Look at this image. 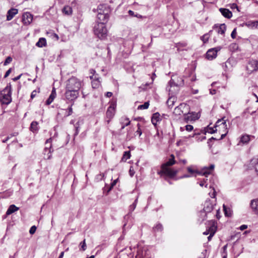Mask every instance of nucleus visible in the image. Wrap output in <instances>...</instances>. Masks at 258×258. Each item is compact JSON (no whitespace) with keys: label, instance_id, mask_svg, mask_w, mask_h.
<instances>
[{"label":"nucleus","instance_id":"nucleus-1","mask_svg":"<svg viewBox=\"0 0 258 258\" xmlns=\"http://www.w3.org/2000/svg\"><path fill=\"white\" fill-rule=\"evenodd\" d=\"M94 35L101 40L106 38L108 33L106 25L103 23H95L93 26Z\"/></svg>","mask_w":258,"mask_h":258},{"label":"nucleus","instance_id":"nucleus-2","mask_svg":"<svg viewBox=\"0 0 258 258\" xmlns=\"http://www.w3.org/2000/svg\"><path fill=\"white\" fill-rule=\"evenodd\" d=\"M82 85V82L77 78L72 76L66 82V89L79 91Z\"/></svg>","mask_w":258,"mask_h":258},{"label":"nucleus","instance_id":"nucleus-3","mask_svg":"<svg viewBox=\"0 0 258 258\" xmlns=\"http://www.w3.org/2000/svg\"><path fill=\"white\" fill-rule=\"evenodd\" d=\"M79 96V91L77 90H71L66 89L64 94V99L67 103L72 104V105L74 104L75 101Z\"/></svg>","mask_w":258,"mask_h":258},{"label":"nucleus","instance_id":"nucleus-4","mask_svg":"<svg viewBox=\"0 0 258 258\" xmlns=\"http://www.w3.org/2000/svg\"><path fill=\"white\" fill-rule=\"evenodd\" d=\"M161 170L158 171L157 173L161 176L165 175L170 178H173L178 172L177 170H173L169 167H161Z\"/></svg>","mask_w":258,"mask_h":258},{"label":"nucleus","instance_id":"nucleus-5","mask_svg":"<svg viewBox=\"0 0 258 258\" xmlns=\"http://www.w3.org/2000/svg\"><path fill=\"white\" fill-rule=\"evenodd\" d=\"M214 167L215 166L214 164H211L209 167H206L201 171H196L192 169L191 167H188L187 171L191 174L197 173L199 175H204L207 177L208 175L211 173V172L214 169Z\"/></svg>","mask_w":258,"mask_h":258},{"label":"nucleus","instance_id":"nucleus-6","mask_svg":"<svg viewBox=\"0 0 258 258\" xmlns=\"http://www.w3.org/2000/svg\"><path fill=\"white\" fill-rule=\"evenodd\" d=\"M100 7H102L103 6H99L98 14L97 16V21L95 23H103L104 25H106L109 20V15L108 13H105L102 11L101 9L100 8Z\"/></svg>","mask_w":258,"mask_h":258},{"label":"nucleus","instance_id":"nucleus-7","mask_svg":"<svg viewBox=\"0 0 258 258\" xmlns=\"http://www.w3.org/2000/svg\"><path fill=\"white\" fill-rule=\"evenodd\" d=\"M116 107V103H112L111 105L107 108L106 116V118L108 119L107 120L108 123H109L110 120L113 118L114 116L115 110V108Z\"/></svg>","mask_w":258,"mask_h":258},{"label":"nucleus","instance_id":"nucleus-8","mask_svg":"<svg viewBox=\"0 0 258 258\" xmlns=\"http://www.w3.org/2000/svg\"><path fill=\"white\" fill-rule=\"evenodd\" d=\"M215 202V201H212L210 199H208L206 200L204 204L203 208V211L206 214L210 213L213 210L214 205H216Z\"/></svg>","mask_w":258,"mask_h":258},{"label":"nucleus","instance_id":"nucleus-9","mask_svg":"<svg viewBox=\"0 0 258 258\" xmlns=\"http://www.w3.org/2000/svg\"><path fill=\"white\" fill-rule=\"evenodd\" d=\"M51 142H52V138H50L48 139L45 142V145L49 144L48 146H46L45 147L44 149V154L47 155V159H50L51 157V153L53 151V150L51 149Z\"/></svg>","mask_w":258,"mask_h":258},{"label":"nucleus","instance_id":"nucleus-10","mask_svg":"<svg viewBox=\"0 0 258 258\" xmlns=\"http://www.w3.org/2000/svg\"><path fill=\"white\" fill-rule=\"evenodd\" d=\"M258 61L256 60L252 59L249 60L247 66V70L251 73L253 72L256 71L258 70Z\"/></svg>","mask_w":258,"mask_h":258},{"label":"nucleus","instance_id":"nucleus-11","mask_svg":"<svg viewBox=\"0 0 258 258\" xmlns=\"http://www.w3.org/2000/svg\"><path fill=\"white\" fill-rule=\"evenodd\" d=\"M213 29H215L218 34H221L223 36H225V33L226 30V26L223 24H215L213 26Z\"/></svg>","mask_w":258,"mask_h":258},{"label":"nucleus","instance_id":"nucleus-12","mask_svg":"<svg viewBox=\"0 0 258 258\" xmlns=\"http://www.w3.org/2000/svg\"><path fill=\"white\" fill-rule=\"evenodd\" d=\"M217 48H214L209 49L206 53V58L209 60H212L215 58L217 56L218 51Z\"/></svg>","mask_w":258,"mask_h":258},{"label":"nucleus","instance_id":"nucleus-13","mask_svg":"<svg viewBox=\"0 0 258 258\" xmlns=\"http://www.w3.org/2000/svg\"><path fill=\"white\" fill-rule=\"evenodd\" d=\"M188 106L184 103H180L179 105L176 107L174 110L173 113L175 115H180L181 114H183V110L182 109L187 108L188 109Z\"/></svg>","mask_w":258,"mask_h":258},{"label":"nucleus","instance_id":"nucleus-14","mask_svg":"<svg viewBox=\"0 0 258 258\" xmlns=\"http://www.w3.org/2000/svg\"><path fill=\"white\" fill-rule=\"evenodd\" d=\"M33 20V16L29 12L23 14L22 16V21L24 25H27L30 24Z\"/></svg>","mask_w":258,"mask_h":258},{"label":"nucleus","instance_id":"nucleus-15","mask_svg":"<svg viewBox=\"0 0 258 258\" xmlns=\"http://www.w3.org/2000/svg\"><path fill=\"white\" fill-rule=\"evenodd\" d=\"M175 76H173L169 81L168 84L169 86L171 87L172 86H181L184 85V80L182 78H179L180 79V82H176L175 80Z\"/></svg>","mask_w":258,"mask_h":258},{"label":"nucleus","instance_id":"nucleus-16","mask_svg":"<svg viewBox=\"0 0 258 258\" xmlns=\"http://www.w3.org/2000/svg\"><path fill=\"white\" fill-rule=\"evenodd\" d=\"M245 25L250 29H255L258 28V21H247L245 22Z\"/></svg>","mask_w":258,"mask_h":258},{"label":"nucleus","instance_id":"nucleus-17","mask_svg":"<svg viewBox=\"0 0 258 258\" xmlns=\"http://www.w3.org/2000/svg\"><path fill=\"white\" fill-rule=\"evenodd\" d=\"M12 94L6 95L5 94L4 95H1V101L2 104L8 105L12 101L11 98Z\"/></svg>","mask_w":258,"mask_h":258},{"label":"nucleus","instance_id":"nucleus-18","mask_svg":"<svg viewBox=\"0 0 258 258\" xmlns=\"http://www.w3.org/2000/svg\"><path fill=\"white\" fill-rule=\"evenodd\" d=\"M18 13V10L17 9L11 8L10 9L7 14V20L10 21Z\"/></svg>","mask_w":258,"mask_h":258},{"label":"nucleus","instance_id":"nucleus-19","mask_svg":"<svg viewBox=\"0 0 258 258\" xmlns=\"http://www.w3.org/2000/svg\"><path fill=\"white\" fill-rule=\"evenodd\" d=\"M250 207L254 214H258V199L251 201Z\"/></svg>","mask_w":258,"mask_h":258},{"label":"nucleus","instance_id":"nucleus-20","mask_svg":"<svg viewBox=\"0 0 258 258\" xmlns=\"http://www.w3.org/2000/svg\"><path fill=\"white\" fill-rule=\"evenodd\" d=\"M161 120V117L159 112H156L152 115L151 121L154 126H156L157 123Z\"/></svg>","mask_w":258,"mask_h":258},{"label":"nucleus","instance_id":"nucleus-21","mask_svg":"<svg viewBox=\"0 0 258 258\" xmlns=\"http://www.w3.org/2000/svg\"><path fill=\"white\" fill-rule=\"evenodd\" d=\"M174 158V156L173 154H171L170 155V158L168 160V161L166 163L162 164L161 167H169L170 166L174 165L176 162Z\"/></svg>","mask_w":258,"mask_h":258},{"label":"nucleus","instance_id":"nucleus-22","mask_svg":"<svg viewBox=\"0 0 258 258\" xmlns=\"http://www.w3.org/2000/svg\"><path fill=\"white\" fill-rule=\"evenodd\" d=\"M219 11L221 13L222 15L226 18L230 19L232 16V12L228 9L225 8H220Z\"/></svg>","mask_w":258,"mask_h":258},{"label":"nucleus","instance_id":"nucleus-23","mask_svg":"<svg viewBox=\"0 0 258 258\" xmlns=\"http://www.w3.org/2000/svg\"><path fill=\"white\" fill-rule=\"evenodd\" d=\"M18 210L19 208L16 207L15 205H10L6 212V215L4 216V218H6L7 216L17 211Z\"/></svg>","mask_w":258,"mask_h":258},{"label":"nucleus","instance_id":"nucleus-24","mask_svg":"<svg viewBox=\"0 0 258 258\" xmlns=\"http://www.w3.org/2000/svg\"><path fill=\"white\" fill-rule=\"evenodd\" d=\"M225 117H223L221 119H219L215 123V127H217L220 125H222L223 128L227 129L226 120H225Z\"/></svg>","mask_w":258,"mask_h":258},{"label":"nucleus","instance_id":"nucleus-25","mask_svg":"<svg viewBox=\"0 0 258 258\" xmlns=\"http://www.w3.org/2000/svg\"><path fill=\"white\" fill-rule=\"evenodd\" d=\"M38 123L36 121H33L30 125V130L33 133H36L38 131Z\"/></svg>","mask_w":258,"mask_h":258},{"label":"nucleus","instance_id":"nucleus-26","mask_svg":"<svg viewBox=\"0 0 258 258\" xmlns=\"http://www.w3.org/2000/svg\"><path fill=\"white\" fill-rule=\"evenodd\" d=\"M5 94L6 95L12 94V89L10 84L7 85L5 89L1 91V95H4Z\"/></svg>","mask_w":258,"mask_h":258},{"label":"nucleus","instance_id":"nucleus-27","mask_svg":"<svg viewBox=\"0 0 258 258\" xmlns=\"http://www.w3.org/2000/svg\"><path fill=\"white\" fill-rule=\"evenodd\" d=\"M46 44V41L45 38H39L38 41L36 43V45L38 47H42L43 46H45Z\"/></svg>","mask_w":258,"mask_h":258},{"label":"nucleus","instance_id":"nucleus-28","mask_svg":"<svg viewBox=\"0 0 258 258\" xmlns=\"http://www.w3.org/2000/svg\"><path fill=\"white\" fill-rule=\"evenodd\" d=\"M163 229V226L160 223H157L156 226L153 227V231L155 233L157 232H161Z\"/></svg>","mask_w":258,"mask_h":258},{"label":"nucleus","instance_id":"nucleus-29","mask_svg":"<svg viewBox=\"0 0 258 258\" xmlns=\"http://www.w3.org/2000/svg\"><path fill=\"white\" fill-rule=\"evenodd\" d=\"M212 222V224H211V226L209 228V229H208V230L209 231V232L210 233L213 232V231H215V233H216V231H217V223L215 221H211Z\"/></svg>","mask_w":258,"mask_h":258},{"label":"nucleus","instance_id":"nucleus-30","mask_svg":"<svg viewBox=\"0 0 258 258\" xmlns=\"http://www.w3.org/2000/svg\"><path fill=\"white\" fill-rule=\"evenodd\" d=\"M131 157V152L130 151H125L123 153V156L121 158V161L126 162V160Z\"/></svg>","mask_w":258,"mask_h":258},{"label":"nucleus","instance_id":"nucleus-31","mask_svg":"<svg viewBox=\"0 0 258 258\" xmlns=\"http://www.w3.org/2000/svg\"><path fill=\"white\" fill-rule=\"evenodd\" d=\"M62 12L66 15H71L72 13V9L71 7L67 6H64L62 9Z\"/></svg>","mask_w":258,"mask_h":258},{"label":"nucleus","instance_id":"nucleus-32","mask_svg":"<svg viewBox=\"0 0 258 258\" xmlns=\"http://www.w3.org/2000/svg\"><path fill=\"white\" fill-rule=\"evenodd\" d=\"M223 207L225 216L228 217H231L232 215V213L230 209L227 208L225 205H223Z\"/></svg>","mask_w":258,"mask_h":258},{"label":"nucleus","instance_id":"nucleus-33","mask_svg":"<svg viewBox=\"0 0 258 258\" xmlns=\"http://www.w3.org/2000/svg\"><path fill=\"white\" fill-rule=\"evenodd\" d=\"M250 140V137L248 135H245L242 136L240 138V142L243 144H247Z\"/></svg>","mask_w":258,"mask_h":258},{"label":"nucleus","instance_id":"nucleus-34","mask_svg":"<svg viewBox=\"0 0 258 258\" xmlns=\"http://www.w3.org/2000/svg\"><path fill=\"white\" fill-rule=\"evenodd\" d=\"M190 115V112L183 113L184 120L186 122H188L189 121L193 120L192 118H191V116Z\"/></svg>","mask_w":258,"mask_h":258},{"label":"nucleus","instance_id":"nucleus-35","mask_svg":"<svg viewBox=\"0 0 258 258\" xmlns=\"http://www.w3.org/2000/svg\"><path fill=\"white\" fill-rule=\"evenodd\" d=\"M201 132L202 131H199L196 129L194 131V134L192 136H190L189 137L192 138L195 137L197 140L198 141L200 140V138L198 137L201 135Z\"/></svg>","mask_w":258,"mask_h":258},{"label":"nucleus","instance_id":"nucleus-36","mask_svg":"<svg viewBox=\"0 0 258 258\" xmlns=\"http://www.w3.org/2000/svg\"><path fill=\"white\" fill-rule=\"evenodd\" d=\"M138 202V198L135 200L134 202L129 207V213H132L136 208Z\"/></svg>","mask_w":258,"mask_h":258},{"label":"nucleus","instance_id":"nucleus-37","mask_svg":"<svg viewBox=\"0 0 258 258\" xmlns=\"http://www.w3.org/2000/svg\"><path fill=\"white\" fill-rule=\"evenodd\" d=\"M55 96H54L53 94H50L48 97V98L46 100L45 104L47 105H48L50 104L53 101L54 99L55 98Z\"/></svg>","mask_w":258,"mask_h":258},{"label":"nucleus","instance_id":"nucleus-38","mask_svg":"<svg viewBox=\"0 0 258 258\" xmlns=\"http://www.w3.org/2000/svg\"><path fill=\"white\" fill-rule=\"evenodd\" d=\"M190 113L191 118H192V120H196L198 119L200 117V114L199 113H197L195 112H192Z\"/></svg>","mask_w":258,"mask_h":258},{"label":"nucleus","instance_id":"nucleus-39","mask_svg":"<svg viewBox=\"0 0 258 258\" xmlns=\"http://www.w3.org/2000/svg\"><path fill=\"white\" fill-rule=\"evenodd\" d=\"M149 106V102L147 101L145 102L143 104L140 105L138 107V109H146L148 108Z\"/></svg>","mask_w":258,"mask_h":258},{"label":"nucleus","instance_id":"nucleus-40","mask_svg":"<svg viewBox=\"0 0 258 258\" xmlns=\"http://www.w3.org/2000/svg\"><path fill=\"white\" fill-rule=\"evenodd\" d=\"M118 179L117 178L112 181L109 187L107 188V194H108L110 190H111L112 188L116 185V183L117 182Z\"/></svg>","mask_w":258,"mask_h":258},{"label":"nucleus","instance_id":"nucleus-41","mask_svg":"<svg viewBox=\"0 0 258 258\" xmlns=\"http://www.w3.org/2000/svg\"><path fill=\"white\" fill-rule=\"evenodd\" d=\"M80 245L81 246V248H80V250L85 251L86 249L87 246L85 239L80 243Z\"/></svg>","mask_w":258,"mask_h":258},{"label":"nucleus","instance_id":"nucleus-42","mask_svg":"<svg viewBox=\"0 0 258 258\" xmlns=\"http://www.w3.org/2000/svg\"><path fill=\"white\" fill-rule=\"evenodd\" d=\"M100 85V81H93L92 82V87L93 89L98 88Z\"/></svg>","mask_w":258,"mask_h":258},{"label":"nucleus","instance_id":"nucleus-43","mask_svg":"<svg viewBox=\"0 0 258 258\" xmlns=\"http://www.w3.org/2000/svg\"><path fill=\"white\" fill-rule=\"evenodd\" d=\"M13 58L11 56H8L6 58L5 61L4 62V66H7L12 61Z\"/></svg>","mask_w":258,"mask_h":258},{"label":"nucleus","instance_id":"nucleus-44","mask_svg":"<svg viewBox=\"0 0 258 258\" xmlns=\"http://www.w3.org/2000/svg\"><path fill=\"white\" fill-rule=\"evenodd\" d=\"M218 140V139L214 137H212L208 140L207 144L208 146L211 148L212 147V142H214V141Z\"/></svg>","mask_w":258,"mask_h":258},{"label":"nucleus","instance_id":"nucleus-45","mask_svg":"<svg viewBox=\"0 0 258 258\" xmlns=\"http://www.w3.org/2000/svg\"><path fill=\"white\" fill-rule=\"evenodd\" d=\"M217 132V129L214 130L212 127H208L207 131L204 132V134H206V132H208L209 133H210L211 134L215 133Z\"/></svg>","mask_w":258,"mask_h":258},{"label":"nucleus","instance_id":"nucleus-46","mask_svg":"<svg viewBox=\"0 0 258 258\" xmlns=\"http://www.w3.org/2000/svg\"><path fill=\"white\" fill-rule=\"evenodd\" d=\"M201 39L202 40V41H203V42L205 43H206L208 41V40H209V34H204L202 37H201Z\"/></svg>","mask_w":258,"mask_h":258},{"label":"nucleus","instance_id":"nucleus-47","mask_svg":"<svg viewBox=\"0 0 258 258\" xmlns=\"http://www.w3.org/2000/svg\"><path fill=\"white\" fill-rule=\"evenodd\" d=\"M79 122H77L76 124L75 125V128H76V131H75V133L74 134V136H76L78 135L79 134Z\"/></svg>","mask_w":258,"mask_h":258},{"label":"nucleus","instance_id":"nucleus-48","mask_svg":"<svg viewBox=\"0 0 258 258\" xmlns=\"http://www.w3.org/2000/svg\"><path fill=\"white\" fill-rule=\"evenodd\" d=\"M72 104H71L70 106H69L68 108V114L66 115L67 116H69L71 115L73 113V109H72Z\"/></svg>","mask_w":258,"mask_h":258},{"label":"nucleus","instance_id":"nucleus-49","mask_svg":"<svg viewBox=\"0 0 258 258\" xmlns=\"http://www.w3.org/2000/svg\"><path fill=\"white\" fill-rule=\"evenodd\" d=\"M36 229H37V228H36V227L35 225L32 226L30 228V230H29V233H30V234H32H32H34V233H35V232H36Z\"/></svg>","mask_w":258,"mask_h":258},{"label":"nucleus","instance_id":"nucleus-50","mask_svg":"<svg viewBox=\"0 0 258 258\" xmlns=\"http://www.w3.org/2000/svg\"><path fill=\"white\" fill-rule=\"evenodd\" d=\"M185 130L187 131H191L194 129L193 126L190 124L185 125Z\"/></svg>","mask_w":258,"mask_h":258},{"label":"nucleus","instance_id":"nucleus-51","mask_svg":"<svg viewBox=\"0 0 258 258\" xmlns=\"http://www.w3.org/2000/svg\"><path fill=\"white\" fill-rule=\"evenodd\" d=\"M236 28H234L233 31H232V33L231 34V37L233 38V39H234L236 37Z\"/></svg>","mask_w":258,"mask_h":258},{"label":"nucleus","instance_id":"nucleus-52","mask_svg":"<svg viewBox=\"0 0 258 258\" xmlns=\"http://www.w3.org/2000/svg\"><path fill=\"white\" fill-rule=\"evenodd\" d=\"M13 70V68H10L6 72V74L4 76V78H6L7 77H8L9 75L10 74V73L12 72Z\"/></svg>","mask_w":258,"mask_h":258},{"label":"nucleus","instance_id":"nucleus-53","mask_svg":"<svg viewBox=\"0 0 258 258\" xmlns=\"http://www.w3.org/2000/svg\"><path fill=\"white\" fill-rule=\"evenodd\" d=\"M227 133H228V131L227 129V130H226V132L224 134H222L221 135V137L219 139H218V140H222L223 139H224L225 138V137L226 136Z\"/></svg>","mask_w":258,"mask_h":258},{"label":"nucleus","instance_id":"nucleus-54","mask_svg":"<svg viewBox=\"0 0 258 258\" xmlns=\"http://www.w3.org/2000/svg\"><path fill=\"white\" fill-rule=\"evenodd\" d=\"M214 234H215V231H213V232H212L210 233V235L208 237V241H210L211 240V239H212L213 236L214 235Z\"/></svg>","mask_w":258,"mask_h":258},{"label":"nucleus","instance_id":"nucleus-55","mask_svg":"<svg viewBox=\"0 0 258 258\" xmlns=\"http://www.w3.org/2000/svg\"><path fill=\"white\" fill-rule=\"evenodd\" d=\"M37 91L36 90H34L32 91L31 94V98L33 99L34 98L35 96L36 95Z\"/></svg>","mask_w":258,"mask_h":258},{"label":"nucleus","instance_id":"nucleus-56","mask_svg":"<svg viewBox=\"0 0 258 258\" xmlns=\"http://www.w3.org/2000/svg\"><path fill=\"white\" fill-rule=\"evenodd\" d=\"M216 218L218 219H219L221 217V216H220V210L218 209L216 211Z\"/></svg>","mask_w":258,"mask_h":258},{"label":"nucleus","instance_id":"nucleus-57","mask_svg":"<svg viewBox=\"0 0 258 258\" xmlns=\"http://www.w3.org/2000/svg\"><path fill=\"white\" fill-rule=\"evenodd\" d=\"M22 75V74H20V75L18 76L17 77L13 78L12 79L13 81H15V82L18 81V80H19L20 79Z\"/></svg>","mask_w":258,"mask_h":258},{"label":"nucleus","instance_id":"nucleus-58","mask_svg":"<svg viewBox=\"0 0 258 258\" xmlns=\"http://www.w3.org/2000/svg\"><path fill=\"white\" fill-rule=\"evenodd\" d=\"M126 120H127L128 121H127V122H126V123H125V125H123V126L121 127V128H122V129L124 128V127H125V126H128V125H130V124L131 122H130V121L129 120V119H128V118H126Z\"/></svg>","mask_w":258,"mask_h":258},{"label":"nucleus","instance_id":"nucleus-59","mask_svg":"<svg viewBox=\"0 0 258 258\" xmlns=\"http://www.w3.org/2000/svg\"><path fill=\"white\" fill-rule=\"evenodd\" d=\"M136 133L140 137L142 134V132L141 128H138L137 131L136 132Z\"/></svg>","mask_w":258,"mask_h":258},{"label":"nucleus","instance_id":"nucleus-60","mask_svg":"<svg viewBox=\"0 0 258 258\" xmlns=\"http://www.w3.org/2000/svg\"><path fill=\"white\" fill-rule=\"evenodd\" d=\"M247 228V225L244 224V225H242L241 226H240L239 228L241 230H244L246 229Z\"/></svg>","mask_w":258,"mask_h":258},{"label":"nucleus","instance_id":"nucleus-61","mask_svg":"<svg viewBox=\"0 0 258 258\" xmlns=\"http://www.w3.org/2000/svg\"><path fill=\"white\" fill-rule=\"evenodd\" d=\"M128 13L130 16L135 17V13L133 11L129 10L128 12Z\"/></svg>","mask_w":258,"mask_h":258},{"label":"nucleus","instance_id":"nucleus-62","mask_svg":"<svg viewBox=\"0 0 258 258\" xmlns=\"http://www.w3.org/2000/svg\"><path fill=\"white\" fill-rule=\"evenodd\" d=\"M134 120H137V121H141L144 120V118H143L142 117H138L135 118Z\"/></svg>","mask_w":258,"mask_h":258},{"label":"nucleus","instance_id":"nucleus-63","mask_svg":"<svg viewBox=\"0 0 258 258\" xmlns=\"http://www.w3.org/2000/svg\"><path fill=\"white\" fill-rule=\"evenodd\" d=\"M105 96L107 97H110L112 96V93L111 92H107L106 93V95Z\"/></svg>","mask_w":258,"mask_h":258},{"label":"nucleus","instance_id":"nucleus-64","mask_svg":"<svg viewBox=\"0 0 258 258\" xmlns=\"http://www.w3.org/2000/svg\"><path fill=\"white\" fill-rule=\"evenodd\" d=\"M257 161L256 162V164L255 166V171L258 174V159H257Z\"/></svg>","mask_w":258,"mask_h":258}]
</instances>
